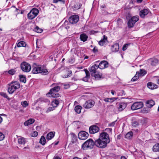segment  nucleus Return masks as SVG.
<instances>
[{"label": "nucleus", "mask_w": 159, "mask_h": 159, "mask_svg": "<svg viewBox=\"0 0 159 159\" xmlns=\"http://www.w3.org/2000/svg\"><path fill=\"white\" fill-rule=\"evenodd\" d=\"M110 142L108 134L106 132L101 133L99 138L95 140V145L100 148H105L107 143Z\"/></svg>", "instance_id": "f257e3e1"}, {"label": "nucleus", "mask_w": 159, "mask_h": 159, "mask_svg": "<svg viewBox=\"0 0 159 159\" xmlns=\"http://www.w3.org/2000/svg\"><path fill=\"white\" fill-rule=\"evenodd\" d=\"M32 72L34 74L41 73L43 75H47L49 73L47 69L36 64H34L33 67Z\"/></svg>", "instance_id": "f03ea898"}, {"label": "nucleus", "mask_w": 159, "mask_h": 159, "mask_svg": "<svg viewBox=\"0 0 159 159\" xmlns=\"http://www.w3.org/2000/svg\"><path fill=\"white\" fill-rule=\"evenodd\" d=\"M20 87V84L17 81L12 82L9 84L8 92L10 94H12L16 89Z\"/></svg>", "instance_id": "7ed1b4c3"}, {"label": "nucleus", "mask_w": 159, "mask_h": 159, "mask_svg": "<svg viewBox=\"0 0 159 159\" xmlns=\"http://www.w3.org/2000/svg\"><path fill=\"white\" fill-rule=\"evenodd\" d=\"M94 145H95V141L94 142L92 139H89L82 145V148L84 150L87 148L91 149Z\"/></svg>", "instance_id": "20e7f679"}, {"label": "nucleus", "mask_w": 159, "mask_h": 159, "mask_svg": "<svg viewBox=\"0 0 159 159\" xmlns=\"http://www.w3.org/2000/svg\"><path fill=\"white\" fill-rule=\"evenodd\" d=\"M20 67L22 70L25 72H29L31 70L30 65L25 62H22L20 64Z\"/></svg>", "instance_id": "39448f33"}, {"label": "nucleus", "mask_w": 159, "mask_h": 159, "mask_svg": "<svg viewBox=\"0 0 159 159\" xmlns=\"http://www.w3.org/2000/svg\"><path fill=\"white\" fill-rule=\"evenodd\" d=\"M39 12V10L36 8H33L28 13L27 16L28 19L30 20L34 19L37 16Z\"/></svg>", "instance_id": "423d86ee"}, {"label": "nucleus", "mask_w": 159, "mask_h": 159, "mask_svg": "<svg viewBox=\"0 0 159 159\" xmlns=\"http://www.w3.org/2000/svg\"><path fill=\"white\" fill-rule=\"evenodd\" d=\"M139 20L138 16H134L130 19L128 22V27L131 28L133 27L135 23Z\"/></svg>", "instance_id": "0eeeda50"}, {"label": "nucleus", "mask_w": 159, "mask_h": 159, "mask_svg": "<svg viewBox=\"0 0 159 159\" xmlns=\"http://www.w3.org/2000/svg\"><path fill=\"white\" fill-rule=\"evenodd\" d=\"M127 103L124 102H120L116 103V107L119 111H123L127 107Z\"/></svg>", "instance_id": "6e6552de"}, {"label": "nucleus", "mask_w": 159, "mask_h": 159, "mask_svg": "<svg viewBox=\"0 0 159 159\" xmlns=\"http://www.w3.org/2000/svg\"><path fill=\"white\" fill-rule=\"evenodd\" d=\"M143 103L142 102H137L134 103L131 106V109L135 110L140 109L143 107Z\"/></svg>", "instance_id": "1a4fd4ad"}, {"label": "nucleus", "mask_w": 159, "mask_h": 159, "mask_svg": "<svg viewBox=\"0 0 159 159\" xmlns=\"http://www.w3.org/2000/svg\"><path fill=\"white\" fill-rule=\"evenodd\" d=\"M88 133L84 131H81L78 134V137L80 140H84L88 137Z\"/></svg>", "instance_id": "9d476101"}, {"label": "nucleus", "mask_w": 159, "mask_h": 159, "mask_svg": "<svg viewBox=\"0 0 159 159\" xmlns=\"http://www.w3.org/2000/svg\"><path fill=\"white\" fill-rule=\"evenodd\" d=\"M79 16L77 15H73L70 16L69 18L70 22L72 24L77 23L79 20Z\"/></svg>", "instance_id": "9b49d317"}, {"label": "nucleus", "mask_w": 159, "mask_h": 159, "mask_svg": "<svg viewBox=\"0 0 159 159\" xmlns=\"http://www.w3.org/2000/svg\"><path fill=\"white\" fill-rule=\"evenodd\" d=\"M89 130L90 134H94L99 131V128L98 126L93 125L89 127Z\"/></svg>", "instance_id": "f8f14e48"}, {"label": "nucleus", "mask_w": 159, "mask_h": 159, "mask_svg": "<svg viewBox=\"0 0 159 159\" xmlns=\"http://www.w3.org/2000/svg\"><path fill=\"white\" fill-rule=\"evenodd\" d=\"M95 102L93 101L88 100L83 105V107L85 108H90L93 107L94 105Z\"/></svg>", "instance_id": "ddd939ff"}, {"label": "nucleus", "mask_w": 159, "mask_h": 159, "mask_svg": "<svg viewBox=\"0 0 159 159\" xmlns=\"http://www.w3.org/2000/svg\"><path fill=\"white\" fill-rule=\"evenodd\" d=\"M108 66V62L105 61H102L98 65L99 68L100 69H103L107 67Z\"/></svg>", "instance_id": "4468645a"}, {"label": "nucleus", "mask_w": 159, "mask_h": 159, "mask_svg": "<svg viewBox=\"0 0 159 159\" xmlns=\"http://www.w3.org/2000/svg\"><path fill=\"white\" fill-rule=\"evenodd\" d=\"M60 87L59 86H57L51 89L49 92L47 94V95L48 96L50 97V96H49L50 94L52 93H57L58 92L60 89Z\"/></svg>", "instance_id": "2eb2a0df"}, {"label": "nucleus", "mask_w": 159, "mask_h": 159, "mask_svg": "<svg viewBox=\"0 0 159 159\" xmlns=\"http://www.w3.org/2000/svg\"><path fill=\"white\" fill-rule=\"evenodd\" d=\"M71 74L72 71L68 69L63 71V73L61 76L63 78H66L70 76Z\"/></svg>", "instance_id": "dca6fc26"}, {"label": "nucleus", "mask_w": 159, "mask_h": 159, "mask_svg": "<svg viewBox=\"0 0 159 159\" xmlns=\"http://www.w3.org/2000/svg\"><path fill=\"white\" fill-rule=\"evenodd\" d=\"M98 68V65L96 64L93 65L90 67L89 70L90 72H92L91 74L92 76H93V74L96 72V70Z\"/></svg>", "instance_id": "f3484780"}, {"label": "nucleus", "mask_w": 159, "mask_h": 159, "mask_svg": "<svg viewBox=\"0 0 159 159\" xmlns=\"http://www.w3.org/2000/svg\"><path fill=\"white\" fill-rule=\"evenodd\" d=\"M84 70L85 72L86 76L83 78L82 80L83 81L85 82H88L89 79L90 78V73L89 72L87 69H85Z\"/></svg>", "instance_id": "a211bd4d"}, {"label": "nucleus", "mask_w": 159, "mask_h": 159, "mask_svg": "<svg viewBox=\"0 0 159 159\" xmlns=\"http://www.w3.org/2000/svg\"><path fill=\"white\" fill-rule=\"evenodd\" d=\"M148 10L147 9H144L140 11L139 15L141 18H144L145 16L148 14Z\"/></svg>", "instance_id": "6ab92c4d"}, {"label": "nucleus", "mask_w": 159, "mask_h": 159, "mask_svg": "<svg viewBox=\"0 0 159 159\" xmlns=\"http://www.w3.org/2000/svg\"><path fill=\"white\" fill-rule=\"evenodd\" d=\"M147 86L148 88L151 89H154L158 88V86L157 85L151 82L147 83Z\"/></svg>", "instance_id": "aec40b11"}, {"label": "nucleus", "mask_w": 159, "mask_h": 159, "mask_svg": "<svg viewBox=\"0 0 159 159\" xmlns=\"http://www.w3.org/2000/svg\"><path fill=\"white\" fill-rule=\"evenodd\" d=\"M155 102L152 100H148L146 103V106L148 108L152 107L155 105Z\"/></svg>", "instance_id": "412c9836"}, {"label": "nucleus", "mask_w": 159, "mask_h": 159, "mask_svg": "<svg viewBox=\"0 0 159 159\" xmlns=\"http://www.w3.org/2000/svg\"><path fill=\"white\" fill-rule=\"evenodd\" d=\"M148 62L152 65L155 66L158 63V60L156 58H151L148 60Z\"/></svg>", "instance_id": "4be33fe9"}, {"label": "nucleus", "mask_w": 159, "mask_h": 159, "mask_svg": "<svg viewBox=\"0 0 159 159\" xmlns=\"http://www.w3.org/2000/svg\"><path fill=\"white\" fill-rule=\"evenodd\" d=\"M107 41V37L105 35L103 36V39L99 42V44L101 46L103 45L106 41Z\"/></svg>", "instance_id": "5701e85b"}, {"label": "nucleus", "mask_w": 159, "mask_h": 159, "mask_svg": "<svg viewBox=\"0 0 159 159\" xmlns=\"http://www.w3.org/2000/svg\"><path fill=\"white\" fill-rule=\"evenodd\" d=\"M119 47L118 44H115L113 45L111 48V50L112 52H116L119 49Z\"/></svg>", "instance_id": "b1692460"}, {"label": "nucleus", "mask_w": 159, "mask_h": 159, "mask_svg": "<svg viewBox=\"0 0 159 159\" xmlns=\"http://www.w3.org/2000/svg\"><path fill=\"white\" fill-rule=\"evenodd\" d=\"M55 134L52 132H50L47 135L46 139L48 140L51 139L54 136Z\"/></svg>", "instance_id": "393cba45"}, {"label": "nucleus", "mask_w": 159, "mask_h": 159, "mask_svg": "<svg viewBox=\"0 0 159 159\" xmlns=\"http://www.w3.org/2000/svg\"><path fill=\"white\" fill-rule=\"evenodd\" d=\"M88 38V36L85 34H82L80 35V40L84 42L87 40Z\"/></svg>", "instance_id": "a878e982"}, {"label": "nucleus", "mask_w": 159, "mask_h": 159, "mask_svg": "<svg viewBox=\"0 0 159 159\" xmlns=\"http://www.w3.org/2000/svg\"><path fill=\"white\" fill-rule=\"evenodd\" d=\"M59 103V100L58 99H55L52 102L51 104L53 107H56L58 105Z\"/></svg>", "instance_id": "bb28decb"}, {"label": "nucleus", "mask_w": 159, "mask_h": 159, "mask_svg": "<svg viewBox=\"0 0 159 159\" xmlns=\"http://www.w3.org/2000/svg\"><path fill=\"white\" fill-rule=\"evenodd\" d=\"M82 109V107L81 106L79 105H77L75 107L74 110L78 114H79L81 113Z\"/></svg>", "instance_id": "cd10ccee"}, {"label": "nucleus", "mask_w": 159, "mask_h": 159, "mask_svg": "<svg viewBox=\"0 0 159 159\" xmlns=\"http://www.w3.org/2000/svg\"><path fill=\"white\" fill-rule=\"evenodd\" d=\"M34 120L30 119L25 122L24 123V124L25 126H28L32 124L33 123H34Z\"/></svg>", "instance_id": "c85d7f7f"}, {"label": "nucleus", "mask_w": 159, "mask_h": 159, "mask_svg": "<svg viewBox=\"0 0 159 159\" xmlns=\"http://www.w3.org/2000/svg\"><path fill=\"white\" fill-rule=\"evenodd\" d=\"M18 143L20 144H24L26 143V140L23 137H21L18 139Z\"/></svg>", "instance_id": "c756f323"}, {"label": "nucleus", "mask_w": 159, "mask_h": 159, "mask_svg": "<svg viewBox=\"0 0 159 159\" xmlns=\"http://www.w3.org/2000/svg\"><path fill=\"white\" fill-rule=\"evenodd\" d=\"M118 98H106L104 99V100L107 102H112L115 100H116Z\"/></svg>", "instance_id": "7c9ffc66"}, {"label": "nucleus", "mask_w": 159, "mask_h": 159, "mask_svg": "<svg viewBox=\"0 0 159 159\" xmlns=\"http://www.w3.org/2000/svg\"><path fill=\"white\" fill-rule=\"evenodd\" d=\"M152 150L154 152H159V143L156 144L153 147Z\"/></svg>", "instance_id": "2f4dec72"}, {"label": "nucleus", "mask_w": 159, "mask_h": 159, "mask_svg": "<svg viewBox=\"0 0 159 159\" xmlns=\"http://www.w3.org/2000/svg\"><path fill=\"white\" fill-rule=\"evenodd\" d=\"M133 134V133L132 132H129L126 134L125 138L127 139H130L132 138Z\"/></svg>", "instance_id": "473e14b6"}, {"label": "nucleus", "mask_w": 159, "mask_h": 159, "mask_svg": "<svg viewBox=\"0 0 159 159\" xmlns=\"http://www.w3.org/2000/svg\"><path fill=\"white\" fill-rule=\"evenodd\" d=\"M71 142L73 143H75L77 140L76 135L72 133L71 134Z\"/></svg>", "instance_id": "72a5a7b5"}, {"label": "nucleus", "mask_w": 159, "mask_h": 159, "mask_svg": "<svg viewBox=\"0 0 159 159\" xmlns=\"http://www.w3.org/2000/svg\"><path fill=\"white\" fill-rule=\"evenodd\" d=\"M26 43L25 42L21 41L17 43V46L18 47H25L26 46Z\"/></svg>", "instance_id": "f704fd0d"}, {"label": "nucleus", "mask_w": 159, "mask_h": 159, "mask_svg": "<svg viewBox=\"0 0 159 159\" xmlns=\"http://www.w3.org/2000/svg\"><path fill=\"white\" fill-rule=\"evenodd\" d=\"M46 140L45 137L44 136H42L40 139L39 143L42 145H44L46 143Z\"/></svg>", "instance_id": "c9c22d12"}, {"label": "nucleus", "mask_w": 159, "mask_h": 159, "mask_svg": "<svg viewBox=\"0 0 159 159\" xmlns=\"http://www.w3.org/2000/svg\"><path fill=\"white\" fill-rule=\"evenodd\" d=\"M138 72V75L139 76H142L146 73L145 71L143 69H141L139 72Z\"/></svg>", "instance_id": "e433bc0d"}, {"label": "nucleus", "mask_w": 159, "mask_h": 159, "mask_svg": "<svg viewBox=\"0 0 159 159\" xmlns=\"http://www.w3.org/2000/svg\"><path fill=\"white\" fill-rule=\"evenodd\" d=\"M20 80L21 82L25 83L26 82V77L23 75H20L19 76Z\"/></svg>", "instance_id": "4c0bfd02"}, {"label": "nucleus", "mask_w": 159, "mask_h": 159, "mask_svg": "<svg viewBox=\"0 0 159 159\" xmlns=\"http://www.w3.org/2000/svg\"><path fill=\"white\" fill-rule=\"evenodd\" d=\"M93 75L95 79H99L101 78L102 74L101 73H98L97 74H93Z\"/></svg>", "instance_id": "58836bf2"}, {"label": "nucleus", "mask_w": 159, "mask_h": 159, "mask_svg": "<svg viewBox=\"0 0 159 159\" xmlns=\"http://www.w3.org/2000/svg\"><path fill=\"white\" fill-rule=\"evenodd\" d=\"M50 94L51 96L52 97H58L60 96V94L58 93H52Z\"/></svg>", "instance_id": "ea45409f"}, {"label": "nucleus", "mask_w": 159, "mask_h": 159, "mask_svg": "<svg viewBox=\"0 0 159 159\" xmlns=\"http://www.w3.org/2000/svg\"><path fill=\"white\" fill-rule=\"evenodd\" d=\"M138 72H136L135 75L132 79V81H134L138 79L139 76L138 75Z\"/></svg>", "instance_id": "a19ab883"}, {"label": "nucleus", "mask_w": 159, "mask_h": 159, "mask_svg": "<svg viewBox=\"0 0 159 159\" xmlns=\"http://www.w3.org/2000/svg\"><path fill=\"white\" fill-rule=\"evenodd\" d=\"M34 30L38 33H41L42 31V30L40 29L38 26H36L34 29Z\"/></svg>", "instance_id": "79ce46f5"}, {"label": "nucleus", "mask_w": 159, "mask_h": 159, "mask_svg": "<svg viewBox=\"0 0 159 159\" xmlns=\"http://www.w3.org/2000/svg\"><path fill=\"white\" fill-rule=\"evenodd\" d=\"M16 72L15 69H11L8 71V73L11 75H14Z\"/></svg>", "instance_id": "37998d69"}, {"label": "nucleus", "mask_w": 159, "mask_h": 159, "mask_svg": "<svg viewBox=\"0 0 159 159\" xmlns=\"http://www.w3.org/2000/svg\"><path fill=\"white\" fill-rule=\"evenodd\" d=\"M130 44V43H127L124 45L122 48V50L124 51L125 50Z\"/></svg>", "instance_id": "c03bdc74"}, {"label": "nucleus", "mask_w": 159, "mask_h": 159, "mask_svg": "<svg viewBox=\"0 0 159 159\" xmlns=\"http://www.w3.org/2000/svg\"><path fill=\"white\" fill-rule=\"evenodd\" d=\"M21 104L24 107H26L28 105V104L26 101L22 102H21Z\"/></svg>", "instance_id": "a18cd8bd"}, {"label": "nucleus", "mask_w": 159, "mask_h": 159, "mask_svg": "<svg viewBox=\"0 0 159 159\" xmlns=\"http://www.w3.org/2000/svg\"><path fill=\"white\" fill-rule=\"evenodd\" d=\"M38 135V132L36 131H34L31 134V135L33 137H36Z\"/></svg>", "instance_id": "49530a36"}, {"label": "nucleus", "mask_w": 159, "mask_h": 159, "mask_svg": "<svg viewBox=\"0 0 159 159\" xmlns=\"http://www.w3.org/2000/svg\"><path fill=\"white\" fill-rule=\"evenodd\" d=\"M117 23L118 25V26H120L123 23L122 20L121 19H119L117 20Z\"/></svg>", "instance_id": "de8ad7c7"}, {"label": "nucleus", "mask_w": 159, "mask_h": 159, "mask_svg": "<svg viewBox=\"0 0 159 159\" xmlns=\"http://www.w3.org/2000/svg\"><path fill=\"white\" fill-rule=\"evenodd\" d=\"M54 110V107H48V108L47 110H46V112L47 113H48V112H50L51 111H53Z\"/></svg>", "instance_id": "09e8293b"}, {"label": "nucleus", "mask_w": 159, "mask_h": 159, "mask_svg": "<svg viewBox=\"0 0 159 159\" xmlns=\"http://www.w3.org/2000/svg\"><path fill=\"white\" fill-rule=\"evenodd\" d=\"M53 2L54 3H57L58 2H65V0H53Z\"/></svg>", "instance_id": "8fccbe9b"}, {"label": "nucleus", "mask_w": 159, "mask_h": 159, "mask_svg": "<svg viewBox=\"0 0 159 159\" xmlns=\"http://www.w3.org/2000/svg\"><path fill=\"white\" fill-rule=\"evenodd\" d=\"M1 95L5 98H8V96L7 95L6 93H4V92H2L1 93Z\"/></svg>", "instance_id": "3c124183"}, {"label": "nucleus", "mask_w": 159, "mask_h": 159, "mask_svg": "<svg viewBox=\"0 0 159 159\" xmlns=\"http://www.w3.org/2000/svg\"><path fill=\"white\" fill-rule=\"evenodd\" d=\"M132 125L134 127H136L139 125L138 123L136 121H134L132 122Z\"/></svg>", "instance_id": "603ef678"}, {"label": "nucleus", "mask_w": 159, "mask_h": 159, "mask_svg": "<svg viewBox=\"0 0 159 159\" xmlns=\"http://www.w3.org/2000/svg\"><path fill=\"white\" fill-rule=\"evenodd\" d=\"M4 135L1 132H0V141L2 140L4 138Z\"/></svg>", "instance_id": "864d4df0"}, {"label": "nucleus", "mask_w": 159, "mask_h": 159, "mask_svg": "<svg viewBox=\"0 0 159 159\" xmlns=\"http://www.w3.org/2000/svg\"><path fill=\"white\" fill-rule=\"evenodd\" d=\"M125 92L122 90L121 91L119 92L118 94L119 95L122 96L123 95H125Z\"/></svg>", "instance_id": "5fc2aeb1"}, {"label": "nucleus", "mask_w": 159, "mask_h": 159, "mask_svg": "<svg viewBox=\"0 0 159 159\" xmlns=\"http://www.w3.org/2000/svg\"><path fill=\"white\" fill-rule=\"evenodd\" d=\"M116 121L112 122L108 124L109 126H114L115 125Z\"/></svg>", "instance_id": "6e6d98bb"}, {"label": "nucleus", "mask_w": 159, "mask_h": 159, "mask_svg": "<svg viewBox=\"0 0 159 159\" xmlns=\"http://www.w3.org/2000/svg\"><path fill=\"white\" fill-rule=\"evenodd\" d=\"M105 130L107 132L109 131L110 132H111L112 129H111V128H107L106 129H105Z\"/></svg>", "instance_id": "4d7b16f0"}, {"label": "nucleus", "mask_w": 159, "mask_h": 159, "mask_svg": "<svg viewBox=\"0 0 159 159\" xmlns=\"http://www.w3.org/2000/svg\"><path fill=\"white\" fill-rule=\"evenodd\" d=\"M93 52H98L97 48L96 47H94L93 49Z\"/></svg>", "instance_id": "13d9d810"}, {"label": "nucleus", "mask_w": 159, "mask_h": 159, "mask_svg": "<svg viewBox=\"0 0 159 159\" xmlns=\"http://www.w3.org/2000/svg\"><path fill=\"white\" fill-rule=\"evenodd\" d=\"M64 88L65 89H67L69 87V85H64Z\"/></svg>", "instance_id": "bf43d9fd"}, {"label": "nucleus", "mask_w": 159, "mask_h": 159, "mask_svg": "<svg viewBox=\"0 0 159 159\" xmlns=\"http://www.w3.org/2000/svg\"><path fill=\"white\" fill-rule=\"evenodd\" d=\"M143 1V0H136L137 2L139 3H141Z\"/></svg>", "instance_id": "052dcab7"}, {"label": "nucleus", "mask_w": 159, "mask_h": 159, "mask_svg": "<svg viewBox=\"0 0 159 159\" xmlns=\"http://www.w3.org/2000/svg\"><path fill=\"white\" fill-rule=\"evenodd\" d=\"M53 159H61V158L59 157L56 156L54 157Z\"/></svg>", "instance_id": "680f3d73"}, {"label": "nucleus", "mask_w": 159, "mask_h": 159, "mask_svg": "<svg viewBox=\"0 0 159 159\" xmlns=\"http://www.w3.org/2000/svg\"><path fill=\"white\" fill-rule=\"evenodd\" d=\"M73 159H81V158L77 157H75L73 158Z\"/></svg>", "instance_id": "e2e57ef3"}, {"label": "nucleus", "mask_w": 159, "mask_h": 159, "mask_svg": "<svg viewBox=\"0 0 159 159\" xmlns=\"http://www.w3.org/2000/svg\"><path fill=\"white\" fill-rule=\"evenodd\" d=\"M121 138V135H119L117 136V139H120Z\"/></svg>", "instance_id": "0e129e2a"}, {"label": "nucleus", "mask_w": 159, "mask_h": 159, "mask_svg": "<svg viewBox=\"0 0 159 159\" xmlns=\"http://www.w3.org/2000/svg\"><path fill=\"white\" fill-rule=\"evenodd\" d=\"M120 159H127L125 158V157L122 156L121 157Z\"/></svg>", "instance_id": "69168bd1"}, {"label": "nucleus", "mask_w": 159, "mask_h": 159, "mask_svg": "<svg viewBox=\"0 0 159 159\" xmlns=\"http://www.w3.org/2000/svg\"><path fill=\"white\" fill-rule=\"evenodd\" d=\"M115 92L113 90H112L111 92V93L112 95H114V94Z\"/></svg>", "instance_id": "338daca9"}, {"label": "nucleus", "mask_w": 159, "mask_h": 159, "mask_svg": "<svg viewBox=\"0 0 159 159\" xmlns=\"http://www.w3.org/2000/svg\"><path fill=\"white\" fill-rule=\"evenodd\" d=\"M58 142H58H58H57L56 143L54 144V145H57V144H58Z\"/></svg>", "instance_id": "774afa93"}]
</instances>
